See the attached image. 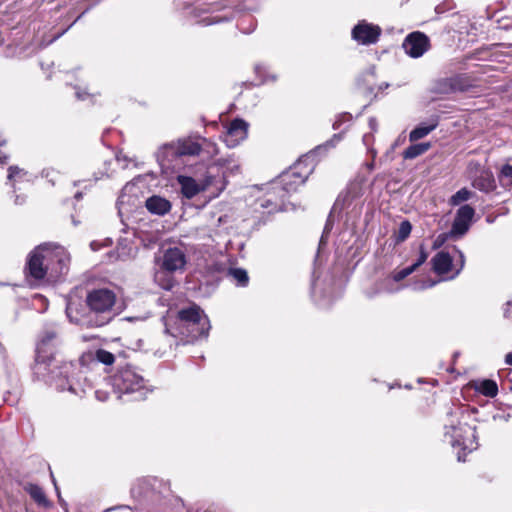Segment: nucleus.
I'll use <instances>...</instances> for the list:
<instances>
[{
	"label": "nucleus",
	"mask_w": 512,
	"mask_h": 512,
	"mask_svg": "<svg viewBox=\"0 0 512 512\" xmlns=\"http://www.w3.org/2000/svg\"><path fill=\"white\" fill-rule=\"evenodd\" d=\"M57 335L54 330H45L39 337L36 346V357L33 374L55 387L59 391H69L80 396L84 393L80 370L77 364L61 362L55 357Z\"/></svg>",
	"instance_id": "nucleus-1"
},
{
	"label": "nucleus",
	"mask_w": 512,
	"mask_h": 512,
	"mask_svg": "<svg viewBox=\"0 0 512 512\" xmlns=\"http://www.w3.org/2000/svg\"><path fill=\"white\" fill-rule=\"evenodd\" d=\"M70 255L62 246L45 243L35 248L29 255L27 269L36 280L47 277L56 281L69 270Z\"/></svg>",
	"instance_id": "nucleus-2"
},
{
	"label": "nucleus",
	"mask_w": 512,
	"mask_h": 512,
	"mask_svg": "<svg viewBox=\"0 0 512 512\" xmlns=\"http://www.w3.org/2000/svg\"><path fill=\"white\" fill-rule=\"evenodd\" d=\"M210 321L200 307L193 305L178 312L175 328L166 324V333L173 337L182 336L190 341L207 337L210 330Z\"/></svg>",
	"instance_id": "nucleus-3"
},
{
	"label": "nucleus",
	"mask_w": 512,
	"mask_h": 512,
	"mask_svg": "<svg viewBox=\"0 0 512 512\" xmlns=\"http://www.w3.org/2000/svg\"><path fill=\"white\" fill-rule=\"evenodd\" d=\"M448 422L445 424L444 437L448 439L453 448H459L457 453L458 461H464L461 451L471 452L478 446L475 435V428L459 421L457 413L448 414Z\"/></svg>",
	"instance_id": "nucleus-4"
},
{
	"label": "nucleus",
	"mask_w": 512,
	"mask_h": 512,
	"mask_svg": "<svg viewBox=\"0 0 512 512\" xmlns=\"http://www.w3.org/2000/svg\"><path fill=\"white\" fill-rule=\"evenodd\" d=\"M305 161L306 160L298 161L290 171L281 176L279 183H275L273 185L272 193L274 195H278L281 198V202L278 203L277 201H274L272 196H270L267 200L261 203L262 207H273L274 210L280 209L281 204L283 203V198L289 193L296 191L299 186L305 183L308 174L311 172V169H308L304 174L300 172L301 166Z\"/></svg>",
	"instance_id": "nucleus-5"
},
{
	"label": "nucleus",
	"mask_w": 512,
	"mask_h": 512,
	"mask_svg": "<svg viewBox=\"0 0 512 512\" xmlns=\"http://www.w3.org/2000/svg\"><path fill=\"white\" fill-rule=\"evenodd\" d=\"M91 312L97 317L96 326H103L113 318V307L116 302L115 293L107 288L95 289L86 298Z\"/></svg>",
	"instance_id": "nucleus-6"
},
{
	"label": "nucleus",
	"mask_w": 512,
	"mask_h": 512,
	"mask_svg": "<svg viewBox=\"0 0 512 512\" xmlns=\"http://www.w3.org/2000/svg\"><path fill=\"white\" fill-rule=\"evenodd\" d=\"M113 386L120 394L134 395V400H142L148 393L144 378L129 366L121 369L114 376Z\"/></svg>",
	"instance_id": "nucleus-7"
},
{
	"label": "nucleus",
	"mask_w": 512,
	"mask_h": 512,
	"mask_svg": "<svg viewBox=\"0 0 512 512\" xmlns=\"http://www.w3.org/2000/svg\"><path fill=\"white\" fill-rule=\"evenodd\" d=\"M202 147L197 141L184 139L176 144H166L158 152L157 158L163 167H170V163L180 156H195L201 153Z\"/></svg>",
	"instance_id": "nucleus-8"
},
{
	"label": "nucleus",
	"mask_w": 512,
	"mask_h": 512,
	"mask_svg": "<svg viewBox=\"0 0 512 512\" xmlns=\"http://www.w3.org/2000/svg\"><path fill=\"white\" fill-rule=\"evenodd\" d=\"M454 256L449 252L440 251L431 260L433 270L438 275H446L453 272L448 279L456 277L464 267V254L456 247L453 248Z\"/></svg>",
	"instance_id": "nucleus-9"
},
{
	"label": "nucleus",
	"mask_w": 512,
	"mask_h": 512,
	"mask_svg": "<svg viewBox=\"0 0 512 512\" xmlns=\"http://www.w3.org/2000/svg\"><path fill=\"white\" fill-rule=\"evenodd\" d=\"M402 46L410 57L419 58L430 49L431 45L430 39L426 34L415 31L406 36Z\"/></svg>",
	"instance_id": "nucleus-10"
},
{
	"label": "nucleus",
	"mask_w": 512,
	"mask_h": 512,
	"mask_svg": "<svg viewBox=\"0 0 512 512\" xmlns=\"http://www.w3.org/2000/svg\"><path fill=\"white\" fill-rule=\"evenodd\" d=\"M186 263L187 259L184 251L181 248L172 247L164 251L160 268L169 273L182 272L185 269Z\"/></svg>",
	"instance_id": "nucleus-11"
},
{
	"label": "nucleus",
	"mask_w": 512,
	"mask_h": 512,
	"mask_svg": "<svg viewBox=\"0 0 512 512\" xmlns=\"http://www.w3.org/2000/svg\"><path fill=\"white\" fill-rule=\"evenodd\" d=\"M381 28L366 21H360L352 30V37L363 45L374 44L378 41Z\"/></svg>",
	"instance_id": "nucleus-12"
},
{
	"label": "nucleus",
	"mask_w": 512,
	"mask_h": 512,
	"mask_svg": "<svg viewBox=\"0 0 512 512\" xmlns=\"http://www.w3.org/2000/svg\"><path fill=\"white\" fill-rule=\"evenodd\" d=\"M248 126V123L243 119H234L223 135L225 144L230 148L239 145L247 137Z\"/></svg>",
	"instance_id": "nucleus-13"
},
{
	"label": "nucleus",
	"mask_w": 512,
	"mask_h": 512,
	"mask_svg": "<svg viewBox=\"0 0 512 512\" xmlns=\"http://www.w3.org/2000/svg\"><path fill=\"white\" fill-rule=\"evenodd\" d=\"M475 210L469 205L461 206L456 213L454 218L451 232L454 235H464L472 222Z\"/></svg>",
	"instance_id": "nucleus-14"
},
{
	"label": "nucleus",
	"mask_w": 512,
	"mask_h": 512,
	"mask_svg": "<svg viewBox=\"0 0 512 512\" xmlns=\"http://www.w3.org/2000/svg\"><path fill=\"white\" fill-rule=\"evenodd\" d=\"M178 182L181 186V192L184 197L191 199L201 191L206 190L212 184V177L208 176L202 183H197L195 179L188 176H178Z\"/></svg>",
	"instance_id": "nucleus-15"
},
{
	"label": "nucleus",
	"mask_w": 512,
	"mask_h": 512,
	"mask_svg": "<svg viewBox=\"0 0 512 512\" xmlns=\"http://www.w3.org/2000/svg\"><path fill=\"white\" fill-rule=\"evenodd\" d=\"M146 208L156 215H165L171 209V203L160 196H152L146 200Z\"/></svg>",
	"instance_id": "nucleus-16"
},
{
	"label": "nucleus",
	"mask_w": 512,
	"mask_h": 512,
	"mask_svg": "<svg viewBox=\"0 0 512 512\" xmlns=\"http://www.w3.org/2000/svg\"><path fill=\"white\" fill-rule=\"evenodd\" d=\"M472 185L480 191L490 192L495 188V180L490 171L481 170L479 175L473 179Z\"/></svg>",
	"instance_id": "nucleus-17"
},
{
	"label": "nucleus",
	"mask_w": 512,
	"mask_h": 512,
	"mask_svg": "<svg viewBox=\"0 0 512 512\" xmlns=\"http://www.w3.org/2000/svg\"><path fill=\"white\" fill-rule=\"evenodd\" d=\"M24 490L30 495L37 505L44 508L52 507V503L48 500L40 486L33 483H27L24 485Z\"/></svg>",
	"instance_id": "nucleus-18"
},
{
	"label": "nucleus",
	"mask_w": 512,
	"mask_h": 512,
	"mask_svg": "<svg viewBox=\"0 0 512 512\" xmlns=\"http://www.w3.org/2000/svg\"><path fill=\"white\" fill-rule=\"evenodd\" d=\"M473 387L480 394L490 398L495 397L498 393L497 383L490 379L474 381Z\"/></svg>",
	"instance_id": "nucleus-19"
},
{
	"label": "nucleus",
	"mask_w": 512,
	"mask_h": 512,
	"mask_svg": "<svg viewBox=\"0 0 512 512\" xmlns=\"http://www.w3.org/2000/svg\"><path fill=\"white\" fill-rule=\"evenodd\" d=\"M213 165L220 167L223 170V176L233 175L239 172L240 165L232 157H221L214 160Z\"/></svg>",
	"instance_id": "nucleus-20"
},
{
	"label": "nucleus",
	"mask_w": 512,
	"mask_h": 512,
	"mask_svg": "<svg viewBox=\"0 0 512 512\" xmlns=\"http://www.w3.org/2000/svg\"><path fill=\"white\" fill-rule=\"evenodd\" d=\"M438 125L437 120H432L430 124H420L416 128H414L409 134V140L411 142H415L426 137L429 133H431Z\"/></svg>",
	"instance_id": "nucleus-21"
},
{
	"label": "nucleus",
	"mask_w": 512,
	"mask_h": 512,
	"mask_svg": "<svg viewBox=\"0 0 512 512\" xmlns=\"http://www.w3.org/2000/svg\"><path fill=\"white\" fill-rule=\"evenodd\" d=\"M497 178L501 186L505 188L512 187V159H508L501 165Z\"/></svg>",
	"instance_id": "nucleus-22"
},
{
	"label": "nucleus",
	"mask_w": 512,
	"mask_h": 512,
	"mask_svg": "<svg viewBox=\"0 0 512 512\" xmlns=\"http://www.w3.org/2000/svg\"><path fill=\"white\" fill-rule=\"evenodd\" d=\"M430 148L431 144L429 142L410 145L408 148L404 150L403 158L409 160L415 159L418 156H421L422 154L427 152Z\"/></svg>",
	"instance_id": "nucleus-23"
},
{
	"label": "nucleus",
	"mask_w": 512,
	"mask_h": 512,
	"mask_svg": "<svg viewBox=\"0 0 512 512\" xmlns=\"http://www.w3.org/2000/svg\"><path fill=\"white\" fill-rule=\"evenodd\" d=\"M169 274V272L160 268L154 275L155 282L164 290H171L175 285L174 278Z\"/></svg>",
	"instance_id": "nucleus-24"
},
{
	"label": "nucleus",
	"mask_w": 512,
	"mask_h": 512,
	"mask_svg": "<svg viewBox=\"0 0 512 512\" xmlns=\"http://www.w3.org/2000/svg\"><path fill=\"white\" fill-rule=\"evenodd\" d=\"M228 277L238 286H246L249 282L247 271L241 268H231L227 273Z\"/></svg>",
	"instance_id": "nucleus-25"
},
{
	"label": "nucleus",
	"mask_w": 512,
	"mask_h": 512,
	"mask_svg": "<svg viewBox=\"0 0 512 512\" xmlns=\"http://www.w3.org/2000/svg\"><path fill=\"white\" fill-rule=\"evenodd\" d=\"M472 195V191L468 190L467 188H462L451 196L450 204L453 206H457L462 202L469 200L472 197Z\"/></svg>",
	"instance_id": "nucleus-26"
},
{
	"label": "nucleus",
	"mask_w": 512,
	"mask_h": 512,
	"mask_svg": "<svg viewBox=\"0 0 512 512\" xmlns=\"http://www.w3.org/2000/svg\"><path fill=\"white\" fill-rule=\"evenodd\" d=\"M115 254V259L125 260L133 256V247L129 246L125 240L119 243Z\"/></svg>",
	"instance_id": "nucleus-27"
},
{
	"label": "nucleus",
	"mask_w": 512,
	"mask_h": 512,
	"mask_svg": "<svg viewBox=\"0 0 512 512\" xmlns=\"http://www.w3.org/2000/svg\"><path fill=\"white\" fill-rule=\"evenodd\" d=\"M95 358L98 362H101L105 365H111L115 361L114 355L104 349L97 350L95 353Z\"/></svg>",
	"instance_id": "nucleus-28"
},
{
	"label": "nucleus",
	"mask_w": 512,
	"mask_h": 512,
	"mask_svg": "<svg viewBox=\"0 0 512 512\" xmlns=\"http://www.w3.org/2000/svg\"><path fill=\"white\" fill-rule=\"evenodd\" d=\"M27 173L20 169L18 166H10L8 169V180L10 182H16L18 179H23Z\"/></svg>",
	"instance_id": "nucleus-29"
},
{
	"label": "nucleus",
	"mask_w": 512,
	"mask_h": 512,
	"mask_svg": "<svg viewBox=\"0 0 512 512\" xmlns=\"http://www.w3.org/2000/svg\"><path fill=\"white\" fill-rule=\"evenodd\" d=\"M457 78L445 79L439 83L441 87H439V91L442 93H449L455 91L457 89Z\"/></svg>",
	"instance_id": "nucleus-30"
},
{
	"label": "nucleus",
	"mask_w": 512,
	"mask_h": 512,
	"mask_svg": "<svg viewBox=\"0 0 512 512\" xmlns=\"http://www.w3.org/2000/svg\"><path fill=\"white\" fill-rule=\"evenodd\" d=\"M412 225L409 221L405 220L400 223L399 229H398V236L397 239L399 241H404L411 233Z\"/></svg>",
	"instance_id": "nucleus-31"
},
{
	"label": "nucleus",
	"mask_w": 512,
	"mask_h": 512,
	"mask_svg": "<svg viewBox=\"0 0 512 512\" xmlns=\"http://www.w3.org/2000/svg\"><path fill=\"white\" fill-rule=\"evenodd\" d=\"M202 150L201 152L207 153L211 157H214L218 154V147L215 143L204 139L203 143L201 144Z\"/></svg>",
	"instance_id": "nucleus-32"
},
{
	"label": "nucleus",
	"mask_w": 512,
	"mask_h": 512,
	"mask_svg": "<svg viewBox=\"0 0 512 512\" xmlns=\"http://www.w3.org/2000/svg\"><path fill=\"white\" fill-rule=\"evenodd\" d=\"M414 271H415L414 267H412L410 265V266L403 268L397 272H394L392 275V279L394 282H400L401 280L405 279L407 276L412 274Z\"/></svg>",
	"instance_id": "nucleus-33"
},
{
	"label": "nucleus",
	"mask_w": 512,
	"mask_h": 512,
	"mask_svg": "<svg viewBox=\"0 0 512 512\" xmlns=\"http://www.w3.org/2000/svg\"><path fill=\"white\" fill-rule=\"evenodd\" d=\"M229 18L226 16H207L201 19L200 23L205 26H209L212 24H217L223 21H228Z\"/></svg>",
	"instance_id": "nucleus-34"
},
{
	"label": "nucleus",
	"mask_w": 512,
	"mask_h": 512,
	"mask_svg": "<svg viewBox=\"0 0 512 512\" xmlns=\"http://www.w3.org/2000/svg\"><path fill=\"white\" fill-rule=\"evenodd\" d=\"M342 139V134H334L333 137L323 145L317 147V150L328 149L334 147Z\"/></svg>",
	"instance_id": "nucleus-35"
},
{
	"label": "nucleus",
	"mask_w": 512,
	"mask_h": 512,
	"mask_svg": "<svg viewBox=\"0 0 512 512\" xmlns=\"http://www.w3.org/2000/svg\"><path fill=\"white\" fill-rule=\"evenodd\" d=\"M351 119L352 116L349 113L339 114L333 123V129H339L344 122H349Z\"/></svg>",
	"instance_id": "nucleus-36"
},
{
	"label": "nucleus",
	"mask_w": 512,
	"mask_h": 512,
	"mask_svg": "<svg viewBox=\"0 0 512 512\" xmlns=\"http://www.w3.org/2000/svg\"><path fill=\"white\" fill-rule=\"evenodd\" d=\"M428 258V253L426 252L423 245L420 246V253L418 259L411 265L416 270L419 266H421Z\"/></svg>",
	"instance_id": "nucleus-37"
},
{
	"label": "nucleus",
	"mask_w": 512,
	"mask_h": 512,
	"mask_svg": "<svg viewBox=\"0 0 512 512\" xmlns=\"http://www.w3.org/2000/svg\"><path fill=\"white\" fill-rule=\"evenodd\" d=\"M255 72L259 77H261V81L263 83L268 81V67L263 64H258L255 66Z\"/></svg>",
	"instance_id": "nucleus-38"
},
{
	"label": "nucleus",
	"mask_w": 512,
	"mask_h": 512,
	"mask_svg": "<svg viewBox=\"0 0 512 512\" xmlns=\"http://www.w3.org/2000/svg\"><path fill=\"white\" fill-rule=\"evenodd\" d=\"M504 317L506 319H508L509 321L512 322V303L511 302H507L505 307H504Z\"/></svg>",
	"instance_id": "nucleus-39"
},
{
	"label": "nucleus",
	"mask_w": 512,
	"mask_h": 512,
	"mask_svg": "<svg viewBox=\"0 0 512 512\" xmlns=\"http://www.w3.org/2000/svg\"><path fill=\"white\" fill-rule=\"evenodd\" d=\"M437 283V281H423L421 282V284H417V286H415V289H426V288H430V287H433L435 284Z\"/></svg>",
	"instance_id": "nucleus-40"
},
{
	"label": "nucleus",
	"mask_w": 512,
	"mask_h": 512,
	"mask_svg": "<svg viewBox=\"0 0 512 512\" xmlns=\"http://www.w3.org/2000/svg\"><path fill=\"white\" fill-rule=\"evenodd\" d=\"M132 186H133V185H131V184H129V183L125 185V187H124V188H123V190H122L121 195H120V196H119V198H118V204H119V205H122V204L124 203L125 192H126V191H128L129 189H131V188H132Z\"/></svg>",
	"instance_id": "nucleus-41"
},
{
	"label": "nucleus",
	"mask_w": 512,
	"mask_h": 512,
	"mask_svg": "<svg viewBox=\"0 0 512 512\" xmlns=\"http://www.w3.org/2000/svg\"><path fill=\"white\" fill-rule=\"evenodd\" d=\"M129 510H130L129 507L119 506V507L106 509L104 512H127Z\"/></svg>",
	"instance_id": "nucleus-42"
},
{
	"label": "nucleus",
	"mask_w": 512,
	"mask_h": 512,
	"mask_svg": "<svg viewBox=\"0 0 512 512\" xmlns=\"http://www.w3.org/2000/svg\"><path fill=\"white\" fill-rule=\"evenodd\" d=\"M363 143L366 147H369L370 143L372 142L373 140V134H365L363 136Z\"/></svg>",
	"instance_id": "nucleus-43"
},
{
	"label": "nucleus",
	"mask_w": 512,
	"mask_h": 512,
	"mask_svg": "<svg viewBox=\"0 0 512 512\" xmlns=\"http://www.w3.org/2000/svg\"><path fill=\"white\" fill-rule=\"evenodd\" d=\"M369 127L372 132H375L377 130V121L375 118L371 117L369 119Z\"/></svg>",
	"instance_id": "nucleus-44"
},
{
	"label": "nucleus",
	"mask_w": 512,
	"mask_h": 512,
	"mask_svg": "<svg viewBox=\"0 0 512 512\" xmlns=\"http://www.w3.org/2000/svg\"><path fill=\"white\" fill-rule=\"evenodd\" d=\"M76 96L79 100H85L86 99V96H89L88 93L86 92H80V91H77L76 92Z\"/></svg>",
	"instance_id": "nucleus-45"
},
{
	"label": "nucleus",
	"mask_w": 512,
	"mask_h": 512,
	"mask_svg": "<svg viewBox=\"0 0 512 512\" xmlns=\"http://www.w3.org/2000/svg\"><path fill=\"white\" fill-rule=\"evenodd\" d=\"M505 363L512 366V352H509L505 356Z\"/></svg>",
	"instance_id": "nucleus-46"
},
{
	"label": "nucleus",
	"mask_w": 512,
	"mask_h": 512,
	"mask_svg": "<svg viewBox=\"0 0 512 512\" xmlns=\"http://www.w3.org/2000/svg\"><path fill=\"white\" fill-rule=\"evenodd\" d=\"M8 160V155L0 151V164H5Z\"/></svg>",
	"instance_id": "nucleus-47"
},
{
	"label": "nucleus",
	"mask_w": 512,
	"mask_h": 512,
	"mask_svg": "<svg viewBox=\"0 0 512 512\" xmlns=\"http://www.w3.org/2000/svg\"><path fill=\"white\" fill-rule=\"evenodd\" d=\"M96 395H97V398L100 399V400H105L107 398L106 393H102L100 391H97Z\"/></svg>",
	"instance_id": "nucleus-48"
},
{
	"label": "nucleus",
	"mask_w": 512,
	"mask_h": 512,
	"mask_svg": "<svg viewBox=\"0 0 512 512\" xmlns=\"http://www.w3.org/2000/svg\"><path fill=\"white\" fill-rule=\"evenodd\" d=\"M90 247L92 250L96 251L99 249V243L96 241L91 242Z\"/></svg>",
	"instance_id": "nucleus-49"
},
{
	"label": "nucleus",
	"mask_w": 512,
	"mask_h": 512,
	"mask_svg": "<svg viewBox=\"0 0 512 512\" xmlns=\"http://www.w3.org/2000/svg\"><path fill=\"white\" fill-rule=\"evenodd\" d=\"M15 203H16V204H22V203H23V200H22V201H20V197H19V196H16Z\"/></svg>",
	"instance_id": "nucleus-50"
},
{
	"label": "nucleus",
	"mask_w": 512,
	"mask_h": 512,
	"mask_svg": "<svg viewBox=\"0 0 512 512\" xmlns=\"http://www.w3.org/2000/svg\"><path fill=\"white\" fill-rule=\"evenodd\" d=\"M81 197H82V193L81 192H78V193L75 194V198L77 200H79Z\"/></svg>",
	"instance_id": "nucleus-51"
},
{
	"label": "nucleus",
	"mask_w": 512,
	"mask_h": 512,
	"mask_svg": "<svg viewBox=\"0 0 512 512\" xmlns=\"http://www.w3.org/2000/svg\"><path fill=\"white\" fill-rule=\"evenodd\" d=\"M370 152L372 153L373 158L376 156V151L373 149H370Z\"/></svg>",
	"instance_id": "nucleus-52"
},
{
	"label": "nucleus",
	"mask_w": 512,
	"mask_h": 512,
	"mask_svg": "<svg viewBox=\"0 0 512 512\" xmlns=\"http://www.w3.org/2000/svg\"><path fill=\"white\" fill-rule=\"evenodd\" d=\"M5 144V140H0V146Z\"/></svg>",
	"instance_id": "nucleus-53"
}]
</instances>
